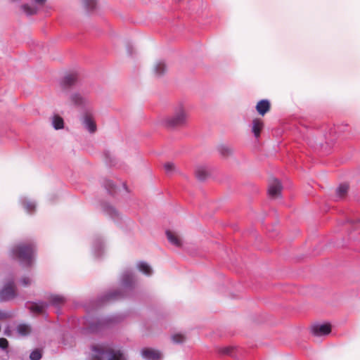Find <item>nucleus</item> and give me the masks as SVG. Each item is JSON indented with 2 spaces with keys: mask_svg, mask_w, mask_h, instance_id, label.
<instances>
[{
  "mask_svg": "<svg viewBox=\"0 0 360 360\" xmlns=\"http://www.w3.org/2000/svg\"><path fill=\"white\" fill-rule=\"evenodd\" d=\"M11 254L22 265L31 266L34 262V248L31 244L20 243L11 250Z\"/></svg>",
  "mask_w": 360,
  "mask_h": 360,
  "instance_id": "obj_1",
  "label": "nucleus"
},
{
  "mask_svg": "<svg viewBox=\"0 0 360 360\" xmlns=\"http://www.w3.org/2000/svg\"><path fill=\"white\" fill-rule=\"evenodd\" d=\"M188 118V111L183 103L174 107L172 115L165 120V124L169 127H179L186 125Z\"/></svg>",
  "mask_w": 360,
  "mask_h": 360,
  "instance_id": "obj_2",
  "label": "nucleus"
},
{
  "mask_svg": "<svg viewBox=\"0 0 360 360\" xmlns=\"http://www.w3.org/2000/svg\"><path fill=\"white\" fill-rule=\"evenodd\" d=\"M93 360H126V356L120 349H108L98 346L92 347Z\"/></svg>",
  "mask_w": 360,
  "mask_h": 360,
  "instance_id": "obj_3",
  "label": "nucleus"
},
{
  "mask_svg": "<svg viewBox=\"0 0 360 360\" xmlns=\"http://www.w3.org/2000/svg\"><path fill=\"white\" fill-rule=\"evenodd\" d=\"M83 127L91 134L95 133L97 127L93 114L89 110L84 112L81 117Z\"/></svg>",
  "mask_w": 360,
  "mask_h": 360,
  "instance_id": "obj_4",
  "label": "nucleus"
},
{
  "mask_svg": "<svg viewBox=\"0 0 360 360\" xmlns=\"http://www.w3.org/2000/svg\"><path fill=\"white\" fill-rule=\"evenodd\" d=\"M46 0H31V4L22 5L21 10L27 15L36 14L43 6Z\"/></svg>",
  "mask_w": 360,
  "mask_h": 360,
  "instance_id": "obj_5",
  "label": "nucleus"
},
{
  "mask_svg": "<svg viewBox=\"0 0 360 360\" xmlns=\"http://www.w3.org/2000/svg\"><path fill=\"white\" fill-rule=\"evenodd\" d=\"M70 99L75 105L79 107L87 108L90 104L89 99L78 92L72 94Z\"/></svg>",
  "mask_w": 360,
  "mask_h": 360,
  "instance_id": "obj_6",
  "label": "nucleus"
},
{
  "mask_svg": "<svg viewBox=\"0 0 360 360\" xmlns=\"http://www.w3.org/2000/svg\"><path fill=\"white\" fill-rule=\"evenodd\" d=\"M281 191L282 185L278 179H274L269 182L268 193L271 198H276L279 197Z\"/></svg>",
  "mask_w": 360,
  "mask_h": 360,
  "instance_id": "obj_7",
  "label": "nucleus"
},
{
  "mask_svg": "<svg viewBox=\"0 0 360 360\" xmlns=\"http://www.w3.org/2000/svg\"><path fill=\"white\" fill-rule=\"evenodd\" d=\"M141 354L146 360H161L162 355L156 349L152 348H143Z\"/></svg>",
  "mask_w": 360,
  "mask_h": 360,
  "instance_id": "obj_8",
  "label": "nucleus"
},
{
  "mask_svg": "<svg viewBox=\"0 0 360 360\" xmlns=\"http://www.w3.org/2000/svg\"><path fill=\"white\" fill-rule=\"evenodd\" d=\"M331 328L328 323L315 324L311 327V332L315 336H322L330 333Z\"/></svg>",
  "mask_w": 360,
  "mask_h": 360,
  "instance_id": "obj_9",
  "label": "nucleus"
},
{
  "mask_svg": "<svg viewBox=\"0 0 360 360\" xmlns=\"http://www.w3.org/2000/svg\"><path fill=\"white\" fill-rule=\"evenodd\" d=\"M1 295L5 300H9L15 297V285L13 280H11L5 285L1 291Z\"/></svg>",
  "mask_w": 360,
  "mask_h": 360,
  "instance_id": "obj_10",
  "label": "nucleus"
},
{
  "mask_svg": "<svg viewBox=\"0 0 360 360\" xmlns=\"http://www.w3.org/2000/svg\"><path fill=\"white\" fill-rule=\"evenodd\" d=\"M49 304L45 302H32L27 305V308L33 313L42 314Z\"/></svg>",
  "mask_w": 360,
  "mask_h": 360,
  "instance_id": "obj_11",
  "label": "nucleus"
},
{
  "mask_svg": "<svg viewBox=\"0 0 360 360\" xmlns=\"http://www.w3.org/2000/svg\"><path fill=\"white\" fill-rule=\"evenodd\" d=\"M167 238L169 242L177 248H181L183 245L182 240L181 237L175 232L172 231H166Z\"/></svg>",
  "mask_w": 360,
  "mask_h": 360,
  "instance_id": "obj_12",
  "label": "nucleus"
},
{
  "mask_svg": "<svg viewBox=\"0 0 360 360\" xmlns=\"http://www.w3.org/2000/svg\"><path fill=\"white\" fill-rule=\"evenodd\" d=\"M264 123L260 119H255L251 124V131L253 133L255 137L258 139L260 136V132L263 129Z\"/></svg>",
  "mask_w": 360,
  "mask_h": 360,
  "instance_id": "obj_13",
  "label": "nucleus"
},
{
  "mask_svg": "<svg viewBox=\"0 0 360 360\" xmlns=\"http://www.w3.org/2000/svg\"><path fill=\"white\" fill-rule=\"evenodd\" d=\"M50 304L58 308L63 305L66 302V298L60 295H51L49 297Z\"/></svg>",
  "mask_w": 360,
  "mask_h": 360,
  "instance_id": "obj_14",
  "label": "nucleus"
},
{
  "mask_svg": "<svg viewBox=\"0 0 360 360\" xmlns=\"http://www.w3.org/2000/svg\"><path fill=\"white\" fill-rule=\"evenodd\" d=\"M134 278L133 274L130 271H126L123 273L121 278V283L123 287H131L134 283Z\"/></svg>",
  "mask_w": 360,
  "mask_h": 360,
  "instance_id": "obj_15",
  "label": "nucleus"
},
{
  "mask_svg": "<svg viewBox=\"0 0 360 360\" xmlns=\"http://www.w3.org/2000/svg\"><path fill=\"white\" fill-rule=\"evenodd\" d=\"M77 81V75L75 73H70L65 75L61 82L63 87H68L74 85Z\"/></svg>",
  "mask_w": 360,
  "mask_h": 360,
  "instance_id": "obj_16",
  "label": "nucleus"
},
{
  "mask_svg": "<svg viewBox=\"0 0 360 360\" xmlns=\"http://www.w3.org/2000/svg\"><path fill=\"white\" fill-rule=\"evenodd\" d=\"M258 113L264 115L270 109V103L268 100H262L256 105Z\"/></svg>",
  "mask_w": 360,
  "mask_h": 360,
  "instance_id": "obj_17",
  "label": "nucleus"
},
{
  "mask_svg": "<svg viewBox=\"0 0 360 360\" xmlns=\"http://www.w3.org/2000/svg\"><path fill=\"white\" fill-rule=\"evenodd\" d=\"M103 210L109 217H110L112 219L115 220L119 217V212L117 210L110 205H104Z\"/></svg>",
  "mask_w": 360,
  "mask_h": 360,
  "instance_id": "obj_18",
  "label": "nucleus"
},
{
  "mask_svg": "<svg viewBox=\"0 0 360 360\" xmlns=\"http://www.w3.org/2000/svg\"><path fill=\"white\" fill-rule=\"evenodd\" d=\"M20 200L23 205V207L27 212L31 213L32 212L35 210L36 204L34 202L31 201L26 198H22Z\"/></svg>",
  "mask_w": 360,
  "mask_h": 360,
  "instance_id": "obj_19",
  "label": "nucleus"
},
{
  "mask_svg": "<svg viewBox=\"0 0 360 360\" xmlns=\"http://www.w3.org/2000/svg\"><path fill=\"white\" fill-rule=\"evenodd\" d=\"M137 267L139 270L143 272L144 274L147 276H150L153 273V269L150 266V265L144 262H140L137 264Z\"/></svg>",
  "mask_w": 360,
  "mask_h": 360,
  "instance_id": "obj_20",
  "label": "nucleus"
},
{
  "mask_svg": "<svg viewBox=\"0 0 360 360\" xmlns=\"http://www.w3.org/2000/svg\"><path fill=\"white\" fill-rule=\"evenodd\" d=\"M16 331L21 336H26L31 333V327L27 324H20L16 328Z\"/></svg>",
  "mask_w": 360,
  "mask_h": 360,
  "instance_id": "obj_21",
  "label": "nucleus"
},
{
  "mask_svg": "<svg viewBox=\"0 0 360 360\" xmlns=\"http://www.w3.org/2000/svg\"><path fill=\"white\" fill-rule=\"evenodd\" d=\"M52 125L56 129H63L64 127L63 118L58 115H54L52 118Z\"/></svg>",
  "mask_w": 360,
  "mask_h": 360,
  "instance_id": "obj_22",
  "label": "nucleus"
},
{
  "mask_svg": "<svg viewBox=\"0 0 360 360\" xmlns=\"http://www.w3.org/2000/svg\"><path fill=\"white\" fill-rule=\"evenodd\" d=\"M103 249V242L100 239H96L93 244V251L96 257H98L101 255L98 252Z\"/></svg>",
  "mask_w": 360,
  "mask_h": 360,
  "instance_id": "obj_23",
  "label": "nucleus"
},
{
  "mask_svg": "<svg viewBox=\"0 0 360 360\" xmlns=\"http://www.w3.org/2000/svg\"><path fill=\"white\" fill-rule=\"evenodd\" d=\"M165 70L166 66L163 61H158L154 66L155 73L158 76L162 75Z\"/></svg>",
  "mask_w": 360,
  "mask_h": 360,
  "instance_id": "obj_24",
  "label": "nucleus"
},
{
  "mask_svg": "<svg viewBox=\"0 0 360 360\" xmlns=\"http://www.w3.org/2000/svg\"><path fill=\"white\" fill-rule=\"evenodd\" d=\"M195 175L199 180L202 181L207 177V172L204 167H198L196 168Z\"/></svg>",
  "mask_w": 360,
  "mask_h": 360,
  "instance_id": "obj_25",
  "label": "nucleus"
},
{
  "mask_svg": "<svg viewBox=\"0 0 360 360\" xmlns=\"http://www.w3.org/2000/svg\"><path fill=\"white\" fill-rule=\"evenodd\" d=\"M348 186L347 184H341L336 190V193L338 198H343L347 193Z\"/></svg>",
  "mask_w": 360,
  "mask_h": 360,
  "instance_id": "obj_26",
  "label": "nucleus"
},
{
  "mask_svg": "<svg viewBox=\"0 0 360 360\" xmlns=\"http://www.w3.org/2000/svg\"><path fill=\"white\" fill-rule=\"evenodd\" d=\"M96 0H83V4L88 11L96 8Z\"/></svg>",
  "mask_w": 360,
  "mask_h": 360,
  "instance_id": "obj_27",
  "label": "nucleus"
},
{
  "mask_svg": "<svg viewBox=\"0 0 360 360\" xmlns=\"http://www.w3.org/2000/svg\"><path fill=\"white\" fill-rule=\"evenodd\" d=\"M233 350H234V348L233 347L226 346V347L220 348L219 349V352L221 354L233 356Z\"/></svg>",
  "mask_w": 360,
  "mask_h": 360,
  "instance_id": "obj_28",
  "label": "nucleus"
},
{
  "mask_svg": "<svg viewBox=\"0 0 360 360\" xmlns=\"http://www.w3.org/2000/svg\"><path fill=\"white\" fill-rule=\"evenodd\" d=\"M172 340L174 343H181L185 341L186 338L181 333H176L172 336Z\"/></svg>",
  "mask_w": 360,
  "mask_h": 360,
  "instance_id": "obj_29",
  "label": "nucleus"
},
{
  "mask_svg": "<svg viewBox=\"0 0 360 360\" xmlns=\"http://www.w3.org/2000/svg\"><path fill=\"white\" fill-rule=\"evenodd\" d=\"M31 360H39L41 358V352L39 349L32 351L30 355Z\"/></svg>",
  "mask_w": 360,
  "mask_h": 360,
  "instance_id": "obj_30",
  "label": "nucleus"
},
{
  "mask_svg": "<svg viewBox=\"0 0 360 360\" xmlns=\"http://www.w3.org/2000/svg\"><path fill=\"white\" fill-rule=\"evenodd\" d=\"M164 168H165V172L167 174H170L174 171L175 165L173 162H169L164 165Z\"/></svg>",
  "mask_w": 360,
  "mask_h": 360,
  "instance_id": "obj_31",
  "label": "nucleus"
},
{
  "mask_svg": "<svg viewBox=\"0 0 360 360\" xmlns=\"http://www.w3.org/2000/svg\"><path fill=\"white\" fill-rule=\"evenodd\" d=\"M20 283L22 285L26 287L31 284L32 279L29 277H23L20 279Z\"/></svg>",
  "mask_w": 360,
  "mask_h": 360,
  "instance_id": "obj_32",
  "label": "nucleus"
},
{
  "mask_svg": "<svg viewBox=\"0 0 360 360\" xmlns=\"http://www.w3.org/2000/svg\"><path fill=\"white\" fill-rule=\"evenodd\" d=\"M120 297V294L117 291H115L113 292H110V294H108L107 296H106V300H111V299H117V298H119Z\"/></svg>",
  "mask_w": 360,
  "mask_h": 360,
  "instance_id": "obj_33",
  "label": "nucleus"
},
{
  "mask_svg": "<svg viewBox=\"0 0 360 360\" xmlns=\"http://www.w3.org/2000/svg\"><path fill=\"white\" fill-rule=\"evenodd\" d=\"M8 342L6 338H0V348L2 349H5L8 347Z\"/></svg>",
  "mask_w": 360,
  "mask_h": 360,
  "instance_id": "obj_34",
  "label": "nucleus"
},
{
  "mask_svg": "<svg viewBox=\"0 0 360 360\" xmlns=\"http://www.w3.org/2000/svg\"><path fill=\"white\" fill-rule=\"evenodd\" d=\"M106 187H107V189L111 192V191L112 190L113 187H114V184H112V182L111 181H108V185H106Z\"/></svg>",
  "mask_w": 360,
  "mask_h": 360,
  "instance_id": "obj_35",
  "label": "nucleus"
},
{
  "mask_svg": "<svg viewBox=\"0 0 360 360\" xmlns=\"http://www.w3.org/2000/svg\"><path fill=\"white\" fill-rule=\"evenodd\" d=\"M97 329V327L94 326V325H91L90 327V330L92 331H96Z\"/></svg>",
  "mask_w": 360,
  "mask_h": 360,
  "instance_id": "obj_36",
  "label": "nucleus"
}]
</instances>
